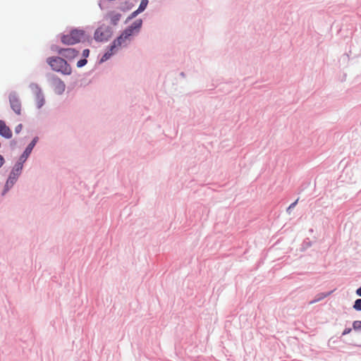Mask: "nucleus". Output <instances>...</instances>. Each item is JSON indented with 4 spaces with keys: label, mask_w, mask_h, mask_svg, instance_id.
<instances>
[{
    "label": "nucleus",
    "mask_w": 361,
    "mask_h": 361,
    "mask_svg": "<svg viewBox=\"0 0 361 361\" xmlns=\"http://www.w3.org/2000/svg\"><path fill=\"white\" fill-rule=\"evenodd\" d=\"M130 32V30H125L123 33L113 42L109 50L102 56V61L108 60L119 47L126 46L128 44L130 41V37L131 36Z\"/></svg>",
    "instance_id": "nucleus-1"
},
{
    "label": "nucleus",
    "mask_w": 361,
    "mask_h": 361,
    "mask_svg": "<svg viewBox=\"0 0 361 361\" xmlns=\"http://www.w3.org/2000/svg\"><path fill=\"white\" fill-rule=\"evenodd\" d=\"M47 62L51 66L52 70L60 72L63 75H71L72 73L71 67L66 60L61 57L52 56L47 59Z\"/></svg>",
    "instance_id": "nucleus-2"
},
{
    "label": "nucleus",
    "mask_w": 361,
    "mask_h": 361,
    "mask_svg": "<svg viewBox=\"0 0 361 361\" xmlns=\"http://www.w3.org/2000/svg\"><path fill=\"white\" fill-rule=\"evenodd\" d=\"M87 36L82 30H73L69 34L61 37V42L65 44H75L85 40Z\"/></svg>",
    "instance_id": "nucleus-3"
},
{
    "label": "nucleus",
    "mask_w": 361,
    "mask_h": 361,
    "mask_svg": "<svg viewBox=\"0 0 361 361\" xmlns=\"http://www.w3.org/2000/svg\"><path fill=\"white\" fill-rule=\"evenodd\" d=\"M22 168L23 166L21 164H18L13 168L5 184L3 195H4L15 184L21 173Z\"/></svg>",
    "instance_id": "nucleus-4"
},
{
    "label": "nucleus",
    "mask_w": 361,
    "mask_h": 361,
    "mask_svg": "<svg viewBox=\"0 0 361 361\" xmlns=\"http://www.w3.org/2000/svg\"><path fill=\"white\" fill-rule=\"evenodd\" d=\"M30 88L36 95V98H35L36 104H37V108L39 109L44 104V98L43 94L42 92V90L37 84H31Z\"/></svg>",
    "instance_id": "nucleus-5"
},
{
    "label": "nucleus",
    "mask_w": 361,
    "mask_h": 361,
    "mask_svg": "<svg viewBox=\"0 0 361 361\" xmlns=\"http://www.w3.org/2000/svg\"><path fill=\"white\" fill-rule=\"evenodd\" d=\"M9 102L11 109L18 115L21 113V102L16 93H11L9 95Z\"/></svg>",
    "instance_id": "nucleus-6"
},
{
    "label": "nucleus",
    "mask_w": 361,
    "mask_h": 361,
    "mask_svg": "<svg viewBox=\"0 0 361 361\" xmlns=\"http://www.w3.org/2000/svg\"><path fill=\"white\" fill-rule=\"evenodd\" d=\"M51 86L55 93L61 94L66 89V85L63 81L58 77H53L51 78Z\"/></svg>",
    "instance_id": "nucleus-7"
},
{
    "label": "nucleus",
    "mask_w": 361,
    "mask_h": 361,
    "mask_svg": "<svg viewBox=\"0 0 361 361\" xmlns=\"http://www.w3.org/2000/svg\"><path fill=\"white\" fill-rule=\"evenodd\" d=\"M110 35V30L108 28L100 27L94 32V39L99 42L105 41L109 39Z\"/></svg>",
    "instance_id": "nucleus-8"
},
{
    "label": "nucleus",
    "mask_w": 361,
    "mask_h": 361,
    "mask_svg": "<svg viewBox=\"0 0 361 361\" xmlns=\"http://www.w3.org/2000/svg\"><path fill=\"white\" fill-rule=\"evenodd\" d=\"M59 54L68 60H72L78 56L79 51L73 48L61 49Z\"/></svg>",
    "instance_id": "nucleus-9"
},
{
    "label": "nucleus",
    "mask_w": 361,
    "mask_h": 361,
    "mask_svg": "<svg viewBox=\"0 0 361 361\" xmlns=\"http://www.w3.org/2000/svg\"><path fill=\"white\" fill-rule=\"evenodd\" d=\"M0 135L6 138H11L12 137V132L11 129L6 125V123L0 120Z\"/></svg>",
    "instance_id": "nucleus-10"
},
{
    "label": "nucleus",
    "mask_w": 361,
    "mask_h": 361,
    "mask_svg": "<svg viewBox=\"0 0 361 361\" xmlns=\"http://www.w3.org/2000/svg\"><path fill=\"white\" fill-rule=\"evenodd\" d=\"M142 21L140 19L136 20L126 30H130V35L132 36L135 32H137L140 29Z\"/></svg>",
    "instance_id": "nucleus-11"
},
{
    "label": "nucleus",
    "mask_w": 361,
    "mask_h": 361,
    "mask_svg": "<svg viewBox=\"0 0 361 361\" xmlns=\"http://www.w3.org/2000/svg\"><path fill=\"white\" fill-rule=\"evenodd\" d=\"M36 142H37V138H35L30 144L27 147V148L25 149L24 153H23V157H25V158H27L29 154L31 153L32 150V148L34 147V146L36 144Z\"/></svg>",
    "instance_id": "nucleus-12"
},
{
    "label": "nucleus",
    "mask_w": 361,
    "mask_h": 361,
    "mask_svg": "<svg viewBox=\"0 0 361 361\" xmlns=\"http://www.w3.org/2000/svg\"><path fill=\"white\" fill-rule=\"evenodd\" d=\"M110 16V18H111V22L116 25L117 23V22L120 20V18H121V14L119 13H111L109 14Z\"/></svg>",
    "instance_id": "nucleus-13"
},
{
    "label": "nucleus",
    "mask_w": 361,
    "mask_h": 361,
    "mask_svg": "<svg viewBox=\"0 0 361 361\" xmlns=\"http://www.w3.org/2000/svg\"><path fill=\"white\" fill-rule=\"evenodd\" d=\"M148 4V0H142L138 7V12H142Z\"/></svg>",
    "instance_id": "nucleus-14"
},
{
    "label": "nucleus",
    "mask_w": 361,
    "mask_h": 361,
    "mask_svg": "<svg viewBox=\"0 0 361 361\" xmlns=\"http://www.w3.org/2000/svg\"><path fill=\"white\" fill-rule=\"evenodd\" d=\"M353 308L357 311H361V299H357L355 301Z\"/></svg>",
    "instance_id": "nucleus-15"
},
{
    "label": "nucleus",
    "mask_w": 361,
    "mask_h": 361,
    "mask_svg": "<svg viewBox=\"0 0 361 361\" xmlns=\"http://www.w3.org/2000/svg\"><path fill=\"white\" fill-rule=\"evenodd\" d=\"M353 326L355 330L361 329V321H355Z\"/></svg>",
    "instance_id": "nucleus-16"
},
{
    "label": "nucleus",
    "mask_w": 361,
    "mask_h": 361,
    "mask_svg": "<svg viewBox=\"0 0 361 361\" xmlns=\"http://www.w3.org/2000/svg\"><path fill=\"white\" fill-rule=\"evenodd\" d=\"M87 60L85 59H80V61H78L77 63V66L78 68H81L82 66H84L86 63H87Z\"/></svg>",
    "instance_id": "nucleus-17"
},
{
    "label": "nucleus",
    "mask_w": 361,
    "mask_h": 361,
    "mask_svg": "<svg viewBox=\"0 0 361 361\" xmlns=\"http://www.w3.org/2000/svg\"><path fill=\"white\" fill-rule=\"evenodd\" d=\"M326 296V295H324L323 293L320 294L318 295V298L314 299V300H312V302H310V303H314L317 301H319L320 300H322V298H324Z\"/></svg>",
    "instance_id": "nucleus-18"
},
{
    "label": "nucleus",
    "mask_w": 361,
    "mask_h": 361,
    "mask_svg": "<svg viewBox=\"0 0 361 361\" xmlns=\"http://www.w3.org/2000/svg\"><path fill=\"white\" fill-rule=\"evenodd\" d=\"M22 128H23V126H22V124H19V125H18V126L16 127V128H15V131H16V133H19L21 131Z\"/></svg>",
    "instance_id": "nucleus-19"
},
{
    "label": "nucleus",
    "mask_w": 361,
    "mask_h": 361,
    "mask_svg": "<svg viewBox=\"0 0 361 361\" xmlns=\"http://www.w3.org/2000/svg\"><path fill=\"white\" fill-rule=\"evenodd\" d=\"M140 12H138V9L133 12L129 17L130 19L135 18L137 14H139Z\"/></svg>",
    "instance_id": "nucleus-20"
},
{
    "label": "nucleus",
    "mask_w": 361,
    "mask_h": 361,
    "mask_svg": "<svg viewBox=\"0 0 361 361\" xmlns=\"http://www.w3.org/2000/svg\"><path fill=\"white\" fill-rule=\"evenodd\" d=\"M89 54H90V50L89 49H84L83 51H82V56L84 57H87L89 56Z\"/></svg>",
    "instance_id": "nucleus-21"
},
{
    "label": "nucleus",
    "mask_w": 361,
    "mask_h": 361,
    "mask_svg": "<svg viewBox=\"0 0 361 361\" xmlns=\"http://www.w3.org/2000/svg\"><path fill=\"white\" fill-rule=\"evenodd\" d=\"M298 199L296 200L294 202H293L288 207V209H291V208H293L294 207H295V205L297 204L298 203Z\"/></svg>",
    "instance_id": "nucleus-22"
},
{
    "label": "nucleus",
    "mask_w": 361,
    "mask_h": 361,
    "mask_svg": "<svg viewBox=\"0 0 361 361\" xmlns=\"http://www.w3.org/2000/svg\"><path fill=\"white\" fill-rule=\"evenodd\" d=\"M4 164V157L0 154V168L3 166Z\"/></svg>",
    "instance_id": "nucleus-23"
},
{
    "label": "nucleus",
    "mask_w": 361,
    "mask_h": 361,
    "mask_svg": "<svg viewBox=\"0 0 361 361\" xmlns=\"http://www.w3.org/2000/svg\"><path fill=\"white\" fill-rule=\"evenodd\" d=\"M351 331V329H348L343 331V334L345 335Z\"/></svg>",
    "instance_id": "nucleus-24"
},
{
    "label": "nucleus",
    "mask_w": 361,
    "mask_h": 361,
    "mask_svg": "<svg viewBox=\"0 0 361 361\" xmlns=\"http://www.w3.org/2000/svg\"><path fill=\"white\" fill-rule=\"evenodd\" d=\"M356 294L359 296H361V287L356 290Z\"/></svg>",
    "instance_id": "nucleus-25"
}]
</instances>
